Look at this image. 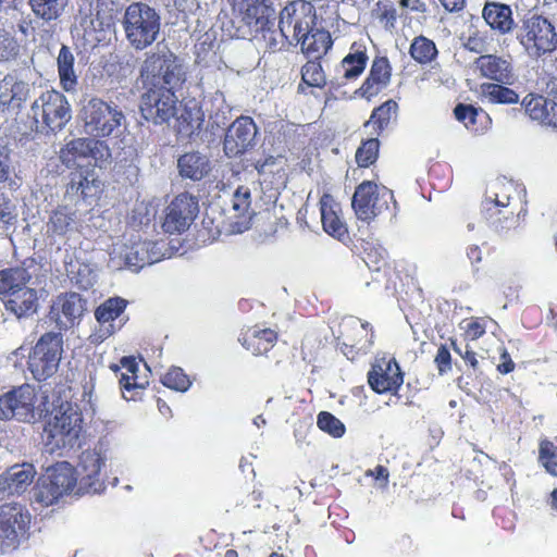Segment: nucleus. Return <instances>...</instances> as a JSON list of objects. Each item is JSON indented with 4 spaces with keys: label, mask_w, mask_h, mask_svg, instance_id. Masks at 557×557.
<instances>
[{
    "label": "nucleus",
    "mask_w": 557,
    "mask_h": 557,
    "mask_svg": "<svg viewBox=\"0 0 557 557\" xmlns=\"http://www.w3.org/2000/svg\"><path fill=\"white\" fill-rule=\"evenodd\" d=\"M144 87H181L186 74L176 54L170 49L149 52L140 67Z\"/></svg>",
    "instance_id": "nucleus-1"
},
{
    "label": "nucleus",
    "mask_w": 557,
    "mask_h": 557,
    "mask_svg": "<svg viewBox=\"0 0 557 557\" xmlns=\"http://www.w3.org/2000/svg\"><path fill=\"white\" fill-rule=\"evenodd\" d=\"M123 27L131 46L136 50H144L157 40L161 27V17L148 4L133 2L125 10Z\"/></svg>",
    "instance_id": "nucleus-2"
},
{
    "label": "nucleus",
    "mask_w": 557,
    "mask_h": 557,
    "mask_svg": "<svg viewBox=\"0 0 557 557\" xmlns=\"http://www.w3.org/2000/svg\"><path fill=\"white\" fill-rule=\"evenodd\" d=\"M83 413L76 404L62 403L45 426L47 443L51 451L73 448L83 431Z\"/></svg>",
    "instance_id": "nucleus-3"
},
{
    "label": "nucleus",
    "mask_w": 557,
    "mask_h": 557,
    "mask_svg": "<svg viewBox=\"0 0 557 557\" xmlns=\"http://www.w3.org/2000/svg\"><path fill=\"white\" fill-rule=\"evenodd\" d=\"M76 486L78 487V479L75 468L67 461L57 462L37 482L35 499L44 506H50Z\"/></svg>",
    "instance_id": "nucleus-4"
},
{
    "label": "nucleus",
    "mask_w": 557,
    "mask_h": 557,
    "mask_svg": "<svg viewBox=\"0 0 557 557\" xmlns=\"http://www.w3.org/2000/svg\"><path fill=\"white\" fill-rule=\"evenodd\" d=\"M517 38L530 55L541 57L557 48V30L546 17L532 14L522 21Z\"/></svg>",
    "instance_id": "nucleus-5"
},
{
    "label": "nucleus",
    "mask_w": 557,
    "mask_h": 557,
    "mask_svg": "<svg viewBox=\"0 0 557 557\" xmlns=\"http://www.w3.org/2000/svg\"><path fill=\"white\" fill-rule=\"evenodd\" d=\"M140 98V113L147 122L162 125L176 115L178 98L175 90L178 87H144Z\"/></svg>",
    "instance_id": "nucleus-6"
},
{
    "label": "nucleus",
    "mask_w": 557,
    "mask_h": 557,
    "mask_svg": "<svg viewBox=\"0 0 557 557\" xmlns=\"http://www.w3.org/2000/svg\"><path fill=\"white\" fill-rule=\"evenodd\" d=\"M317 22L315 8L307 1L297 0L286 4L280 12L278 32L288 44L299 42L305 32Z\"/></svg>",
    "instance_id": "nucleus-7"
},
{
    "label": "nucleus",
    "mask_w": 557,
    "mask_h": 557,
    "mask_svg": "<svg viewBox=\"0 0 557 557\" xmlns=\"http://www.w3.org/2000/svg\"><path fill=\"white\" fill-rule=\"evenodd\" d=\"M393 199L394 195L391 189L385 186L379 187L371 181H363L355 190L351 207L359 220L369 223L388 210Z\"/></svg>",
    "instance_id": "nucleus-8"
},
{
    "label": "nucleus",
    "mask_w": 557,
    "mask_h": 557,
    "mask_svg": "<svg viewBox=\"0 0 557 557\" xmlns=\"http://www.w3.org/2000/svg\"><path fill=\"white\" fill-rule=\"evenodd\" d=\"M36 123L51 132L61 131L71 120V107L66 97L54 89L42 92L32 106Z\"/></svg>",
    "instance_id": "nucleus-9"
},
{
    "label": "nucleus",
    "mask_w": 557,
    "mask_h": 557,
    "mask_svg": "<svg viewBox=\"0 0 557 557\" xmlns=\"http://www.w3.org/2000/svg\"><path fill=\"white\" fill-rule=\"evenodd\" d=\"M124 114L117 107L94 98L83 109L84 127L94 138L109 137L121 126Z\"/></svg>",
    "instance_id": "nucleus-10"
},
{
    "label": "nucleus",
    "mask_w": 557,
    "mask_h": 557,
    "mask_svg": "<svg viewBox=\"0 0 557 557\" xmlns=\"http://www.w3.org/2000/svg\"><path fill=\"white\" fill-rule=\"evenodd\" d=\"M367 380L374 393L396 396L404 384V373L394 356L383 355L375 358Z\"/></svg>",
    "instance_id": "nucleus-11"
},
{
    "label": "nucleus",
    "mask_w": 557,
    "mask_h": 557,
    "mask_svg": "<svg viewBox=\"0 0 557 557\" xmlns=\"http://www.w3.org/2000/svg\"><path fill=\"white\" fill-rule=\"evenodd\" d=\"M36 401L35 388L29 384L4 393L0 396V420L30 422L35 418Z\"/></svg>",
    "instance_id": "nucleus-12"
},
{
    "label": "nucleus",
    "mask_w": 557,
    "mask_h": 557,
    "mask_svg": "<svg viewBox=\"0 0 557 557\" xmlns=\"http://www.w3.org/2000/svg\"><path fill=\"white\" fill-rule=\"evenodd\" d=\"M198 212V198L187 191L181 193L168 206L162 227L165 233L182 234L189 228Z\"/></svg>",
    "instance_id": "nucleus-13"
},
{
    "label": "nucleus",
    "mask_w": 557,
    "mask_h": 557,
    "mask_svg": "<svg viewBox=\"0 0 557 557\" xmlns=\"http://www.w3.org/2000/svg\"><path fill=\"white\" fill-rule=\"evenodd\" d=\"M87 158L94 159L95 165L108 162L111 158L109 146L99 139L83 137L70 140L60 151V159L67 168Z\"/></svg>",
    "instance_id": "nucleus-14"
},
{
    "label": "nucleus",
    "mask_w": 557,
    "mask_h": 557,
    "mask_svg": "<svg viewBox=\"0 0 557 557\" xmlns=\"http://www.w3.org/2000/svg\"><path fill=\"white\" fill-rule=\"evenodd\" d=\"M114 2L111 0H96L89 10V14L83 20V27L86 36L94 42H101L112 34L115 27Z\"/></svg>",
    "instance_id": "nucleus-15"
},
{
    "label": "nucleus",
    "mask_w": 557,
    "mask_h": 557,
    "mask_svg": "<svg viewBox=\"0 0 557 557\" xmlns=\"http://www.w3.org/2000/svg\"><path fill=\"white\" fill-rule=\"evenodd\" d=\"M104 465V458L97 450H84L79 455V461L75 468L78 479L76 494H97L104 490V482L100 478V471Z\"/></svg>",
    "instance_id": "nucleus-16"
},
{
    "label": "nucleus",
    "mask_w": 557,
    "mask_h": 557,
    "mask_svg": "<svg viewBox=\"0 0 557 557\" xmlns=\"http://www.w3.org/2000/svg\"><path fill=\"white\" fill-rule=\"evenodd\" d=\"M30 523V515L18 504L0 506V541L10 545L24 535Z\"/></svg>",
    "instance_id": "nucleus-17"
},
{
    "label": "nucleus",
    "mask_w": 557,
    "mask_h": 557,
    "mask_svg": "<svg viewBox=\"0 0 557 557\" xmlns=\"http://www.w3.org/2000/svg\"><path fill=\"white\" fill-rule=\"evenodd\" d=\"M275 22V9L272 0H246V27L249 33L257 37L258 33L262 34L263 39L267 35H272V26Z\"/></svg>",
    "instance_id": "nucleus-18"
},
{
    "label": "nucleus",
    "mask_w": 557,
    "mask_h": 557,
    "mask_svg": "<svg viewBox=\"0 0 557 557\" xmlns=\"http://www.w3.org/2000/svg\"><path fill=\"white\" fill-rule=\"evenodd\" d=\"M473 69L480 76L500 84H513L516 75L509 58L497 54H482L473 61Z\"/></svg>",
    "instance_id": "nucleus-19"
},
{
    "label": "nucleus",
    "mask_w": 557,
    "mask_h": 557,
    "mask_svg": "<svg viewBox=\"0 0 557 557\" xmlns=\"http://www.w3.org/2000/svg\"><path fill=\"white\" fill-rule=\"evenodd\" d=\"M102 191V183L99 180L94 166H79L70 173V182L66 186V194L77 197L83 201L96 199Z\"/></svg>",
    "instance_id": "nucleus-20"
},
{
    "label": "nucleus",
    "mask_w": 557,
    "mask_h": 557,
    "mask_svg": "<svg viewBox=\"0 0 557 557\" xmlns=\"http://www.w3.org/2000/svg\"><path fill=\"white\" fill-rule=\"evenodd\" d=\"M84 299L78 293H62L53 301L50 315L60 327H71L84 312Z\"/></svg>",
    "instance_id": "nucleus-21"
},
{
    "label": "nucleus",
    "mask_w": 557,
    "mask_h": 557,
    "mask_svg": "<svg viewBox=\"0 0 557 557\" xmlns=\"http://www.w3.org/2000/svg\"><path fill=\"white\" fill-rule=\"evenodd\" d=\"M62 350H30L28 370L37 381L52 376L59 367Z\"/></svg>",
    "instance_id": "nucleus-22"
},
{
    "label": "nucleus",
    "mask_w": 557,
    "mask_h": 557,
    "mask_svg": "<svg viewBox=\"0 0 557 557\" xmlns=\"http://www.w3.org/2000/svg\"><path fill=\"white\" fill-rule=\"evenodd\" d=\"M76 212L64 205L57 206L48 216L46 234L49 238H63L75 230Z\"/></svg>",
    "instance_id": "nucleus-23"
},
{
    "label": "nucleus",
    "mask_w": 557,
    "mask_h": 557,
    "mask_svg": "<svg viewBox=\"0 0 557 557\" xmlns=\"http://www.w3.org/2000/svg\"><path fill=\"white\" fill-rule=\"evenodd\" d=\"M304 35L302 38H299V45L302 53L309 59L319 60L332 47L333 42L330 33L322 27H318L317 22Z\"/></svg>",
    "instance_id": "nucleus-24"
},
{
    "label": "nucleus",
    "mask_w": 557,
    "mask_h": 557,
    "mask_svg": "<svg viewBox=\"0 0 557 557\" xmlns=\"http://www.w3.org/2000/svg\"><path fill=\"white\" fill-rule=\"evenodd\" d=\"M127 304L128 302L126 299L115 296V297H110L109 299L104 300L96 309L95 317L100 324L99 332H102V327H104V325L107 323L109 325L106 326V330L103 331L102 334H100V335L94 334L92 335L96 337L95 341L103 339L104 337L111 335L114 332L111 322L114 321L115 319H117L125 311Z\"/></svg>",
    "instance_id": "nucleus-25"
},
{
    "label": "nucleus",
    "mask_w": 557,
    "mask_h": 557,
    "mask_svg": "<svg viewBox=\"0 0 557 557\" xmlns=\"http://www.w3.org/2000/svg\"><path fill=\"white\" fill-rule=\"evenodd\" d=\"M178 173L184 178L201 181L211 171L209 158L197 151L185 152L177 160Z\"/></svg>",
    "instance_id": "nucleus-26"
},
{
    "label": "nucleus",
    "mask_w": 557,
    "mask_h": 557,
    "mask_svg": "<svg viewBox=\"0 0 557 557\" xmlns=\"http://www.w3.org/2000/svg\"><path fill=\"white\" fill-rule=\"evenodd\" d=\"M339 206L330 195L320 199V213L323 230L333 237L341 238L346 235L347 228L338 215Z\"/></svg>",
    "instance_id": "nucleus-27"
},
{
    "label": "nucleus",
    "mask_w": 557,
    "mask_h": 557,
    "mask_svg": "<svg viewBox=\"0 0 557 557\" xmlns=\"http://www.w3.org/2000/svg\"><path fill=\"white\" fill-rule=\"evenodd\" d=\"M37 293L26 285L18 286L11 292L5 302V308L18 318L29 315L37 309Z\"/></svg>",
    "instance_id": "nucleus-28"
},
{
    "label": "nucleus",
    "mask_w": 557,
    "mask_h": 557,
    "mask_svg": "<svg viewBox=\"0 0 557 557\" xmlns=\"http://www.w3.org/2000/svg\"><path fill=\"white\" fill-rule=\"evenodd\" d=\"M483 17L493 29L500 34L511 32L515 26L510 7L503 3H486L483 9Z\"/></svg>",
    "instance_id": "nucleus-29"
},
{
    "label": "nucleus",
    "mask_w": 557,
    "mask_h": 557,
    "mask_svg": "<svg viewBox=\"0 0 557 557\" xmlns=\"http://www.w3.org/2000/svg\"><path fill=\"white\" fill-rule=\"evenodd\" d=\"M29 94L28 85L22 81L4 78L0 86V104L8 110H16L26 101Z\"/></svg>",
    "instance_id": "nucleus-30"
},
{
    "label": "nucleus",
    "mask_w": 557,
    "mask_h": 557,
    "mask_svg": "<svg viewBox=\"0 0 557 557\" xmlns=\"http://www.w3.org/2000/svg\"><path fill=\"white\" fill-rule=\"evenodd\" d=\"M75 58L70 48L63 45L59 51L57 64L60 86L65 91H75L78 78L74 71Z\"/></svg>",
    "instance_id": "nucleus-31"
},
{
    "label": "nucleus",
    "mask_w": 557,
    "mask_h": 557,
    "mask_svg": "<svg viewBox=\"0 0 557 557\" xmlns=\"http://www.w3.org/2000/svg\"><path fill=\"white\" fill-rule=\"evenodd\" d=\"M36 474L32 463L15 465L5 473V483L11 493H23L33 482Z\"/></svg>",
    "instance_id": "nucleus-32"
},
{
    "label": "nucleus",
    "mask_w": 557,
    "mask_h": 557,
    "mask_svg": "<svg viewBox=\"0 0 557 557\" xmlns=\"http://www.w3.org/2000/svg\"><path fill=\"white\" fill-rule=\"evenodd\" d=\"M119 385L126 401H139L149 386V375L146 372L135 376L120 375Z\"/></svg>",
    "instance_id": "nucleus-33"
},
{
    "label": "nucleus",
    "mask_w": 557,
    "mask_h": 557,
    "mask_svg": "<svg viewBox=\"0 0 557 557\" xmlns=\"http://www.w3.org/2000/svg\"><path fill=\"white\" fill-rule=\"evenodd\" d=\"M244 116H238L227 128L223 147L228 158L240 157L244 153Z\"/></svg>",
    "instance_id": "nucleus-34"
},
{
    "label": "nucleus",
    "mask_w": 557,
    "mask_h": 557,
    "mask_svg": "<svg viewBox=\"0 0 557 557\" xmlns=\"http://www.w3.org/2000/svg\"><path fill=\"white\" fill-rule=\"evenodd\" d=\"M500 83H483L482 96L491 103L513 104L519 101V95L511 88Z\"/></svg>",
    "instance_id": "nucleus-35"
},
{
    "label": "nucleus",
    "mask_w": 557,
    "mask_h": 557,
    "mask_svg": "<svg viewBox=\"0 0 557 557\" xmlns=\"http://www.w3.org/2000/svg\"><path fill=\"white\" fill-rule=\"evenodd\" d=\"M343 327L355 331V339L351 343L344 342L346 347L360 346L361 348L374 345V334L370 330L369 323H361L359 319L349 317L343 320Z\"/></svg>",
    "instance_id": "nucleus-36"
},
{
    "label": "nucleus",
    "mask_w": 557,
    "mask_h": 557,
    "mask_svg": "<svg viewBox=\"0 0 557 557\" xmlns=\"http://www.w3.org/2000/svg\"><path fill=\"white\" fill-rule=\"evenodd\" d=\"M67 3L69 0H29L34 14L46 22L59 18Z\"/></svg>",
    "instance_id": "nucleus-37"
},
{
    "label": "nucleus",
    "mask_w": 557,
    "mask_h": 557,
    "mask_svg": "<svg viewBox=\"0 0 557 557\" xmlns=\"http://www.w3.org/2000/svg\"><path fill=\"white\" fill-rule=\"evenodd\" d=\"M28 278L26 270L18 267L0 270V295H10L18 286L26 285Z\"/></svg>",
    "instance_id": "nucleus-38"
},
{
    "label": "nucleus",
    "mask_w": 557,
    "mask_h": 557,
    "mask_svg": "<svg viewBox=\"0 0 557 557\" xmlns=\"http://www.w3.org/2000/svg\"><path fill=\"white\" fill-rule=\"evenodd\" d=\"M409 53L416 62L428 64L436 58L437 49L431 39L424 36H418L412 40Z\"/></svg>",
    "instance_id": "nucleus-39"
},
{
    "label": "nucleus",
    "mask_w": 557,
    "mask_h": 557,
    "mask_svg": "<svg viewBox=\"0 0 557 557\" xmlns=\"http://www.w3.org/2000/svg\"><path fill=\"white\" fill-rule=\"evenodd\" d=\"M256 228L260 231L259 240L265 242L274 236L276 232L275 223L272 221V214L265 210L263 212L253 213L246 222V230Z\"/></svg>",
    "instance_id": "nucleus-40"
},
{
    "label": "nucleus",
    "mask_w": 557,
    "mask_h": 557,
    "mask_svg": "<svg viewBox=\"0 0 557 557\" xmlns=\"http://www.w3.org/2000/svg\"><path fill=\"white\" fill-rule=\"evenodd\" d=\"M537 461L549 475L557 478V446L550 440L540 441Z\"/></svg>",
    "instance_id": "nucleus-41"
},
{
    "label": "nucleus",
    "mask_w": 557,
    "mask_h": 557,
    "mask_svg": "<svg viewBox=\"0 0 557 557\" xmlns=\"http://www.w3.org/2000/svg\"><path fill=\"white\" fill-rule=\"evenodd\" d=\"M368 55L363 51L348 53L341 63L343 77L346 79H355L359 77L366 69Z\"/></svg>",
    "instance_id": "nucleus-42"
},
{
    "label": "nucleus",
    "mask_w": 557,
    "mask_h": 557,
    "mask_svg": "<svg viewBox=\"0 0 557 557\" xmlns=\"http://www.w3.org/2000/svg\"><path fill=\"white\" fill-rule=\"evenodd\" d=\"M161 383L171 389L186 392L191 381L189 376L180 367H171L161 377Z\"/></svg>",
    "instance_id": "nucleus-43"
},
{
    "label": "nucleus",
    "mask_w": 557,
    "mask_h": 557,
    "mask_svg": "<svg viewBox=\"0 0 557 557\" xmlns=\"http://www.w3.org/2000/svg\"><path fill=\"white\" fill-rule=\"evenodd\" d=\"M18 211L16 205L4 194L0 193V230L8 232L17 223Z\"/></svg>",
    "instance_id": "nucleus-44"
},
{
    "label": "nucleus",
    "mask_w": 557,
    "mask_h": 557,
    "mask_svg": "<svg viewBox=\"0 0 557 557\" xmlns=\"http://www.w3.org/2000/svg\"><path fill=\"white\" fill-rule=\"evenodd\" d=\"M301 79L306 85L319 88L323 87L326 83L321 64L312 59L301 67Z\"/></svg>",
    "instance_id": "nucleus-45"
},
{
    "label": "nucleus",
    "mask_w": 557,
    "mask_h": 557,
    "mask_svg": "<svg viewBox=\"0 0 557 557\" xmlns=\"http://www.w3.org/2000/svg\"><path fill=\"white\" fill-rule=\"evenodd\" d=\"M317 424L320 430L329 433L333 437H342L346 431L344 423L327 411H321L318 414Z\"/></svg>",
    "instance_id": "nucleus-46"
},
{
    "label": "nucleus",
    "mask_w": 557,
    "mask_h": 557,
    "mask_svg": "<svg viewBox=\"0 0 557 557\" xmlns=\"http://www.w3.org/2000/svg\"><path fill=\"white\" fill-rule=\"evenodd\" d=\"M550 104V99L545 98L543 96L532 97L530 100L525 102V112L532 120L540 121L541 123L546 122L547 115H549L548 107Z\"/></svg>",
    "instance_id": "nucleus-47"
},
{
    "label": "nucleus",
    "mask_w": 557,
    "mask_h": 557,
    "mask_svg": "<svg viewBox=\"0 0 557 557\" xmlns=\"http://www.w3.org/2000/svg\"><path fill=\"white\" fill-rule=\"evenodd\" d=\"M397 109L398 104L394 100H387L372 112L371 122L376 125L379 129H383L388 125L391 120L396 116Z\"/></svg>",
    "instance_id": "nucleus-48"
},
{
    "label": "nucleus",
    "mask_w": 557,
    "mask_h": 557,
    "mask_svg": "<svg viewBox=\"0 0 557 557\" xmlns=\"http://www.w3.org/2000/svg\"><path fill=\"white\" fill-rule=\"evenodd\" d=\"M379 147L380 143L375 138L364 141L356 152V161L358 165L367 168L372 164L377 158Z\"/></svg>",
    "instance_id": "nucleus-49"
},
{
    "label": "nucleus",
    "mask_w": 557,
    "mask_h": 557,
    "mask_svg": "<svg viewBox=\"0 0 557 557\" xmlns=\"http://www.w3.org/2000/svg\"><path fill=\"white\" fill-rule=\"evenodd\" d=\"M20 46L8 32L0 29V61H9L18 55Z\"/></svg>",
    "instance_id": "nucleus-50"
},
{
    "label": "nucleus",
    "mask_w": 557,
    "mask_h": 557,
    "mask_svg": "<svg viewBox=\"0 0 557 557\" xmlns=\"http://www.w3.org/2000/svg\"><path fill=\"white\" fill-rule=\"evenodd\" d=\"M371 81L379 82L383 86H386L391 78V66L386 58L375 59L372 63L369 75Z\"/></svg>",
    "instance_id": "nucleus-51"
},
{
    "label": "nucleus",
    "mask_w": 557,
    "mask_h": 557,
    "mask_svg": "<svg viewBox=\"0 0 557 557\" xmlns=\"http://www.w3.org/2000/svg\"><path fill=\"white\" fill-rule=\"evenodd\" d=\"M455 117L465 124L467 128L473 126L476 123V119L480 114H484L482 110H476L474 107L469 104H458L454 109Z\"/></svg>",
    "instance_id": "nucleus-52"
},
{
    "label": "nucleus",
    "mask_w": 557,
    "mask_h": 557,
    "mask_svg": "<svg viewBox=\"0 0 557 557\" xmlns=\"http://www.w3.org/2000/svg\"><path fill=\"white\" fill-rule=\"evenodd\" d=\"M110 369L113 372H119L120 370H123L121 372V375H144V373H140V362L136 360L135 357H123L119 364H112Z\"/></svg>",
    "instance_id": "nucleus-53"
},
{
    "label": "nucleus",
    "mask_w": 557,
    "mask_h": 557,
    "mask_svg": "<svg viewBox=\"0 0 557 557\" xmlns=\"http://www.w3.org/2000/svg\"><path fill=\"white\" fill-rule=\"evenodd\" d=\"M460 327L465 332L466 339L469 341H474L485 333V326L478 320H463Z\"/></svg>",
    "instance_id": "nucleus-54"
},
{
    "label": "nucleus",
    "mask_w": 557,
    "mask_h": 557,
    "mask_svg": "<svg viewBox=\"0 0 557 557\" xmlns=\"http://www.w3.org/2000/svg\"><path fill=\"white\" fill-rule=\"evenodd\" d=\"M249 332L253 338L258 339V342L250 343L252 346H260L263 344L273 345L277 337L276 332L271 329L259 330L257 326H255L250 329Z\"/></svg>",
    "instance_id": "nucleus-55"
},
{
    "label": "nucleus",
    "mask_w": 557,
    "mask_h": 557,
    "mask_svg": "<svg viewBox=\"0 0 557 557\" xmlns=\"http://www.w3.org/2000/svg\"><path fill=\"white\" fill-rule=\"evenodd\" d=\"M12 166L10 162L9 152L0 149V183L9 182L12 188L16 183L11 178Z\"/></svg>",
    "instance_id": "nucleus-56"
},
{
    "label": "nucleus",
    "mask_w": 557,
    "mask_h": 557,
    "mask_svg": "<svg viewBox=\"0 0 557 557\" xmlns=\"http://www.w3.org/2000/svg\"><path fill=\"white\" fill-rule=\"evenodd\" d=\"M61 332H48L40 336L35 348H62Z\"/></svg>",
    "instance_id": "nucleus-57"
},
{
    "label": "nucleus",
    "mask_w": 557,
    "mask_h": 557,
    "mask_svg": "<svg viewBox=\"0 0 557 557\" xmlns=\"http://www.w3.org/2000/svg\"><path fill=\"white\" fill-rule=\"evenodd\" d=\"M363 261L369 269L380 271L381 268L386 264V252L384 250L368 251Z\"/></svg>",
    "instance_id": "nucleus-58"
},
{
    "label": "nucleus",
    "mask_w": 557,
    "mask_h": 557,
    "mask_svg": "<svg viewBox=\"0 0 557 557\" xmlns=\"http://www.w3.org/2000/svg\"><path fill=\"white\" fill-rule=\"evenodd\" d=\"M384 87L385 86L379 84V82L371 81V77L368 76L356 94L362 98L370 99L376 96Z\"/></svg>",
    "instance_id": "nucleus-59"
},
{
    "label": "nucleus",
    "mask_w": 557,
    "mask_h": 557,
    "mask_svg": "<svg viewBox=\"0 0 557 557\" xmlns=\"http://www.w3.org/2000/svg\"><path fill=\"white\" fill-rule=\"evenodd\" d=\"M463 48L470 52L484 53L487 50L485 40L479 36H469L463 42Z\"/></svg>",
    "instance_id": "nucleus-60"
},
{
    "label": "nucleus",
    "mask_w": 557,
    "mask_h": 557,
    "mask_svg": "<svg viewBox=\"0 0 557 557\" xmlns=\"http://www.w3.org/2000/svg\"><path fill=\"white\" fill-rule=\"evenodd\" d=\"M435 363L441 374L449 371L451 369L450 350H438Z\"/></svg>",
    "instance_id": "nucleus-61"
},
{
    "label": "nucleus",
    "mask_w": 557,
    "mask_h": 557,
    "mask_svg": "<svg viewBox=\"0 0 557 557\" xmlns=\"http://www.w3.org/2000/svg\"><path fill=\"white\" fill-rule=\"evenodd\" d=\"M516 368V363L511 359L508 350H503L500 355V362L496 366L497 371L500 374L511 373Z\"/></svg>",
    "instance_id": "nucleus-62"
},
{
    "label": "nucleus",
    "mask_w": 557,
    "mask_h": 557,
    "mask_svg": "<svg viewBox=\"0 0 557 557\" xmlns=\"http://www.w3.org/2000/svg\"><path fill=\"white\" fill-rule=\"evenodd\" d=\"M367 475L373 476L375 480H380L386 484L389 473L386 467L377 465L373 470H369Z\"/></svg>",
    "instance_id": "nucleus-63"
},
{
    "label": "nucleus",
    "mask_w": 557,
    "mask_h": 557,
    "mask_svg": "<svg viewBox=\"0 0 557 557\" xmlns=\"http://www.w3.org/2000/svg\"><path fill=\"white\" fill-rule=\"evenodd\" d=\"M548 109L549 115H547L545 124L557 128V100L550 99Z\"/></svg>",
    "instance_id": "nucleus-64"
}]
</instances>
